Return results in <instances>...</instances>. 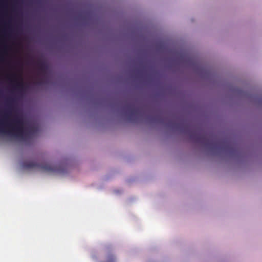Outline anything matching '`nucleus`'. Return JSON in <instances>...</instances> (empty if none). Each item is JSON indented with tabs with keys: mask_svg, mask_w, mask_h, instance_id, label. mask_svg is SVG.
<instances>
[{
	"mask_svg": "<svg viewBox=\"0 0 262 262\" xmlns=\"http://www.w3.org/2000/svg\"><path fill=\"white\" fill-rule=\"evenodd\" d=\"M38 65L39 67L40 70L41 71L44 72L47 68V66H46V63L43 62H39Z\"/></svg>",
	"mask_w": 262,
	"mask_h": 262,
	"instance_id": "obj_6",
	"label": "nucleus"
},
{
	"mask_svg": "<svg viewBox=\"0 0 262 262\" xmlns=\"http://www.w3.org/2000/svg\"><path fill=\"white\" fill-rule=\"evenodd\" d=\"M0 60H1V61H3V58H0Z\"/></svg>",
	"mask_w": 262,
	"mask_h": 262,
	"instance_id": "obj_8",
	"label": "nucleus"
},
{
	"mask_svg": "<svg viewBox=\"0 0 262 262\" xmlns=\"http://www.w3.org/2000/svg\"><path fill=\"white\" fill-rule=\"evenodd\" d=\"M14 99L12 98H9L7 101L8 110L5 113V117L9 116L13 112L15 111V107L14 105Z\"/></svg>",
	"mask_w": 262,
	"mask_h": 262,
	"instance_id": "obj_5",
	"label": "nucleus"
},
{
	"mask_svg": "<svg viewBox=\"0 0 262 262\" xmlns=\"http://www.w3.org/2000/svg\"><path fill=\"white\" fill-rule=\"evenodd\" d=\"M23 124L24 121L22 117L17 115H14L9 124L11 128L9 133L23 139L25 136H27V133L24 129Z\"/></svg>",
	"mask_w": 262,
	"mask_h": 262,
	"instance_id": "obj_2",
	"label": "nucleus"
},
{
	"mask_svg": "<svg viewBox=\"0 0 262 262\" xmlns=\"http://www.w3.org/2000/svg\"><path fill=\"white\" fill-rule=\"evenodd\" d=\"M19 77L16 74H13L11 76H8V79L12 82L15 83V88L18 90H21L24 89V84L22 81H18V79Z\"/></svg>",
	"mask_w": 262,
	"mask_h": 262,
	"instance_id": "obj_3",
	"label": "nucleus"
},
{
	"mask_svg": "<svg viewBox=\"0 0 262 262\" xmlns=\"http://www.w3.org/2000/svg\"><path fill=\"white\" fill-rule=\"evenodd\" d=\"M72 165H21L22 168L27 170L40 169L42 172L51 174H64L69 172Z\"/></svg>",
	"mask_w": 262,
	"mask_h": 262,
	"instance_id": "obj_1",
	"label": "nucleus"
},
{
	"mask_svg": "<svg viewBox=\"0 0 262 262\" xmlns=\"http://www.w3.org/2000/svg\"><path fill=\"white\" fill-rule=\"evenodd\" d=\"M29 164H32V163H29ZM33 164H36V163H35V162H34Z\"/></svg>",
	"mask_w": 262,
	"mask_h": 262,
	"instance_id": "obj_9",
	"label": "nucleus"
},
{
	"mask_svg": "<svg viewBox=\"0 0 262 262\" xmlns=\"http://www.w3.org/2000/svg\"><path fill=\"white\" fill-rule=\"evenodd\" d=\"M126 106L129 110V120L130 121H134L135 119L134 118L139 114V110L137 108L134 107L131 104H127Z\"/></svg>",
	"mask_w": 262,
	"mask_h": 262,
	"instance_id": "obj_4",
	"label": "nucleus"
},
{
	"mask_svg": "<svg viewBox=\"0 0 262 262\" xmlns=\"http://www.w3.org/2000/svg\"><path fill=\"white\" fill-rule=\"evenodd\" d=\"M0 131H1V132H2V133H6V131L5 129H1L0 130Z\"/></svg>",
	"mask_w": 262,
	"mask_h": 262,
	"instance_id": "obj_7",
	"label": "nucleus"
}]
</instances>
